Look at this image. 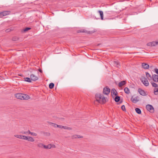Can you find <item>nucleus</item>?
Instances as JSON below:
<instances>
[{"mask_svg":"<svg viewBox=\"0 0 158 158\" xmlns=\"http://www.w3.org/2000/svg\"><path fill=\"white\" fill-rule=\"evenodd\" d=\"M95 98L97 102L100 103L104 104L106 102V100L103 95L101 94H97Z\"/></svg>","mask_w":158,"mask_h":158,"instance_id":"nucleus-1","label":"nucleus"},{"mask_svg":"<svg viewBox=\"0 0 158 158\" xmlns=\"http://www.w3.org/2000/svg\"><path fill=\"white\" fill-rule=\"evenodd\" d=\"M15 96L17 98L21 100H28L29 98L28 95L23 94H15Z\"/></svg>","mask_w":158,"mask_h":158,"instance_id":"nucleus-2","label":"nucleus"},{"mask_svg":"<svg viewBox=\"0 0 158 158\" xmlns=\"http://www.w3.org/2000/svg\"><path fill=\"white\" fill-rule=\"evenodd\" d=\"M140 80L143 83L144 85L146 86H148L149 85V82L147 79V78L143 77H142L140 78Z\"/></svg>","mask_w":158,"mask_h":158,"instance_id":"nucleus-3","label":"nucleus"},{"mask_svg":"<svg viewBox=\"0 0 158 158\" xmlns=\"http://www.w3.org/2000/svg\"><path fill=\"white\" fill-rule=\"evenodd\" d=\"M151 84L152 85V86L153 87H158L157 88H155L154 89V94L156 95H157L158 94V85L153 82H151Z\"/></svg>","mask_w":158,"mask_h":158,"instance_id":"nucleus-4","label":"nucleus"},{"mask_svg":"<svg viewBox=\"0 0 158 158\" xmlns=\"http://www.w3.org/2000/svg\"><path fill=\"white\" fill-rule=\"evenodd\" d=\"M110 89L107 86H106L104 88L103 91V93L104 94L108 95L110 94Z\"/></svg>","mask_w":158,"mask_h":158,"instance_id":"nucleus-5","label":"nucleus"},{"mask_svg":"<svg viewBox=\"0 0 158 158\" xmlns=\"http://www.w3.org/2000/svg\"><path fill=\"white\" fill-rule=\"evenodd\" d=\"M96 31L95 30H94L93 31H88L85 30L84 29H81L79 30H78L77 31V32L78 33L79 32H84L88 34H91L92 33H93L94 32H95Z\"/></svg>","mask_w":158,"mask_h":158,"instance_id":"nucleus-6","label":"nucleus"},{"mask_svg":"<svg viewBox=\"0 0 158 158\" xmlns=\"http://www.w3.org/2000/svg\"><path fill=\"white\" fill-rule=\"evenodd\" d=\"M146 108L151 113H153L154 112V109L153 106L150 105H147L146 106Z\"/></svg>","mask_w":158,"mask_h":158,"instance_id":"nucleus-7","label":"nucleus"},{"mask_svg":"<svg viewBox=\"0 0 158 158\" xmlns=\"http://www.w3.org/2000/svg\"><path fill=\"white\" fill-rule=\"evenodd\" d=\"M147 45L149 46H155L158 45V41H152L149 42L147 44Z\"/></svg>","mask_w":158,"mask_h":158,"instance_id":"nucleus-8","label":"nucleus"},{"mask_svg":"<svg viewBox=\"0 0 158 158\" xmlns=\"http://www.w3.org/2000/svg\"><path fill=\"white\" fill-rule=\"evenodd\" d=\"M10 13V11L8 10H5L1 12L2 18L3 16H6L9 15Z\"/></svg>","mask_w":158,"mask_h":158,"instance_id":"nucleus-9","label":"nucleus"},{"mask_svg":"<svg viewBox=\"0 0 158 158\" xmlns=\"http://www.w3.org/2000/svg\"><path fill=\"white\" fill-rule=\"evenodd\" d=\"M138 92L139 94L142 96H145L147 95L146 92L144 90L141 89H139Z\"/></svg>","mask_w":158,"mask_h":158,"instance_id":"nucleus-10","label":"nucleus"},{"mask_svg":"<svg viewBox=\"0 0 158 158\" xmlns=\"http://www.w3.org/2000/svg\"><path fill=\"white\" fill-rule=\"evenodd\" d=\"M153 80L155 82H158V75L156 74L152 75V78Z\"/></svg>","mask_w":158,"mask_h":158,"instance_id":"nucleus-11","label":"nucleus"},{"mask_svg":"<svg viewBox=\"0 0 158 158\" xmlns=\"http://www.w3.org/2000/svg\"><path fill=\"white\" fill-rule=\"evenodd\" d=\"M138 97L137 96L135 97V98H133V97L132 96L131 99V101L133 103H136L138 102L139 101V99H138Z\"/></svg>","mask_w":158,"mask_h":158,"instance_id":"nucleus-12","label":"nucleus"},{"mask_svg":"<svg viewBox=\"0 0 158 158\" xmlns=\"http://www.w3.org/2000/svg\"><path fill=\"white\" fill-rule=\"evenodd\" d=\"M15 137H17L18 138L23 139L26 140V139H27V136L25 135H15Z\"/></svg>","mask_w":158,"mask_h":158,"instance_id":"nucleus-13","label":"nucleus"},{"mask_svg":"<svg viewBox=\"0 0 158 158\" xmlns=\"http://www.w3.org/2000/svg\"><path fill=\"white\" fill-rule=\"evenodd\" d=\"M142 68L145 69H148L149 68V65L145 63H142Z\"/></svg>","mask_w":158,"mask_h":158,"instance_id":"nucleus-14","label":"nucleus"},{"mask_svg":"<svg viewBox=\"0 0 158 158\" xmlns=\"http://www.w3.org/2000/svg\"><path fill=\"white\" fill-rule=\"evenodd\" d=\"M30 77L32 81H35L37 80L38 79V77L33 74H31V75Z\"/></svg>","mask_w":158,"mask_h":158,"instance_id":"nucleus-15","label":"nucleus"},{"mask_svg":"<svg viewBox=\"0 0 158 158\" xmlns=\"http://www.w3.org/2000/svg\"><path fill=\"white\" fill-rule=\"evenodd\" d=\"M111 93L112 95H114L115 96H117L118 95V93L117 92L115 89H112L111 90Z\"/></svg>","mask_w":158,"mask_h":158,"instance_id":"nucleus-16","label":"nucleus"},{"mask_svg":"<svg viewBox=\"0 0 158 158\" xmlns=\"http://www.w3.org/2000/svg\"><path fill=\"white\" fill-rule=\"evenodd\" d=\"M126 83V81H122L120 82H119V83H118V86L119 87H122L124 85H125Z\"/></svg>","mask_w":158,"mask_h":158,"instance_id":"nucleus-17","label":"nucleus"},{"mask_svg":"<svg viewBox=\"0 0 158 158\" xmlns=\"http://www.w3.org/2000/svg\"><path fill=\"white\" fill-rule=\"evenodd\" d=\"M26 140L32 142H33L34 141L33 138L32 137L30 136L27 137V139H26Z\"/></svg>","mask_w":158,"mask_h":158,"instance_id":"nucleus-18","label":"nucleus"},{"mask_svg":"<svg viewBox=\"0 0 158 158\" xmlns=\"http://www.w3.org/2000/svg\"><path fill=\"white\" fill-rule=\"evenodd\" d=\"M120 97L117 95L115 98L114 100L116 102H118L120 101Z\"/></svg>","mask_w":158,"mask_h":158,"instance_id":"nucleus-19","label":"nucleus"},{"mask_svg":"<svg viewBox=\"0 0 158 158\" xmlns=\"http://www.w3.org/2000/svg\"><path fill=\"white\" fill-rule=\"evenodd\" d=\"M98 12L99 13L100 15L101 18L102 20L103 19V13L102 11L99 10Z\"/></svg>","mask_w":158,"mask_h":158,"instance_id":"nucleus-20","label":"nucleus"},{"mask_svg":"<svg viewBox=\"0 0 158 158\" xmlns=\"http://www.w3.org/2000/svg\"><path fill=\"white\" fill-rule=\"evenodd\" d=\"M124 91L126 94H128L130 93V90L127 87H125L124 88Z\"/></svg>","mask_w":158,"mask_h":158,"instance_id":"nucleus-21","label":"nucleus"},{"mask_svg":"<svg viewBox=\"0 0 158 158\" xmlns=\"http://www.w3.org/2000/svg\"><path fill=\"white\" fill-rule=\"evenodd\" d=\"M24 81H25L28 82H31V80L30 78L26 77L24 78Z\"/></svg>","mask_w":158,"mask_h":158,"instance_id":"nucleus-22","label":"nucleus"},{"mask_svg":"<svg viewBox=\"0 0 158 158\" xmlns=\"http://www.w3.org/2000/svg\"><path fill=\"white\" fill-rule=\"evenodd\" d=\"M136 112L139 114H140L141 113V111L140 109L136 108L135 109Z\"/></svg>","mask_w":158,"mask_h":158,"instance_id":"nucleus-23","label":"nucleus"},{"mask_svg":"<svg viewBox=\"0 0 158 158\" xmlns=\"http://www.w3.org/2000/svg\"><path fill=\"white\" fill-rule=\"evenodd\" d=\"M48 123L50 125H52V126L55 127H58V125L57 124H56L54 123L49 122H48Z\"/></svg>","mask_w":158,"mask_h":158,"instance_id":"nucleus-24","label":"nucleus"},{"mask_svg":"<svg viewBox=\"0 0 158 158\" xmlns=\"http://www.w3.org/2000/svg\"><path fill=\"white\" fill-rule=\"evenodd\" d=\"M54 86V84L53 83H51L49 84V88L50 89H52L53 88Z\"/></svg>","mask_w":158,"mask_h":158,"instance_id":"nucleus-25","label":"nucleus"},{"mask_svg":"<svg viewBox=\"0 0 158 158\" xmlns=\"http://www.w3.org/2000/svg\"><path fill=\"white\" fill-rule=\"evenodd\" d=\"M44 148L45 149H50L51 148V144L48 145H44Z\"/></svg>","mask_w":158,"mask_h":158,"instance_id":"nucleus-26","label":"nucleus"},{"mask_svg":"<svg viewBox=\"0 0 158 158\" xmlns=\"http://www.w3.org/2000/svg\"><path fill=\"white\" fill-rule=\"evenodd\" d=\"M146 75L147 77L148 78V77H149L150 78V79L151 80L152 79V77L149 74V73L148 72H146Z\"/></svg>","mask_w":158,"mask_h":158,"instance_id":"nucleus-27","label":"nucleus"},{"mask_svg":"<svg viewBox=\"0 0 158 158\" xmlns=\"http://www.w3.org/2000/svg\"><path fill=\"white\" fill-rule=\"evenodd\" d=\"M113 64L114 65L117 66L119 65V62L118 61H114L113 62Z\"/></svg>","mask_w":158,"mask_h":158,"instance_id":"nucleus-28","label":"nucleus"},{"mask_svg":"<svg viewBox=\"0 0 158 158\" xmlns=\"http://www.w3.org/2000/svg\"><path fill=\"white\" fill-rule=\"evenodd\" d=\"M19 40V38L17 36L13 37L12 38V40L14 41H17Z\"/></svg>","mask_w":158,"mask_h":158,"instance_id":"nucleus-29","label":"nucleus"},{"mask_svg":"<svg viewBox=\"0 0 158 158\" xmlns=\"http://www.w3.org/2000/svg\"><path fill=\"white\" fill-rule=\"evenodd\" d=\"M31 29V28H30V27H26L25 28H24V29L23 31L24 32H26L27 31H28L29 30Z\"/></svg>","mask_w":158,"mask_h":158,"instance_id":"nucleus-30","label":"nucleus"},{"mask_svg":"<svg viewBox=\"0 0 158 158\" xmlns=\"http://www.w3.org/2000/svg\"><path fill=\"white\" fill-rule=\"evenodd\" d=\"M44 145L42 143H40L38 144V146L39 147L42 148L44 147Z\"/></svg>","mask_w":158,"mask_h":158,"instance_id":"nucleus-31","label":"nucleus"},{"mask_svg":"<svg viewBox=\"0 0 158 158\" xmlns=\"http://www.w3.org/2000/svg\"><path fill=\"white\" fill-rule=\"evenodd\" d=\"M63 129H67L69 130H72V128L70 127H69L66 126H64Z\"/></svg>","mask_w":158,"mask_h":158,"instance_id":"nucleus-32","label":"nucleus"},{"mask_svg":"<svg viewBox=\"0 0 158 158\" xmlns=\"http://www.w3.org/2000/svg\"><path fill=\"white\" fill-rule=\"evenodd\" d=\"M12 30V29L11 28H10L8 29H6L5 30V31L6 32H9L10 31H11Z\"/></svg>","mask_w":158,"mask_h":158,"instance_id":"nucleus-33","label":"nucleus"},{"mask_svg":"<svg viewBox=\"0 0 158 158\" xmlns=\"http://www.w3.org/2000/svg\"><path fill=\"white\" fill-rule=\"evenodd\" d=\"M121 109L123 110V111H126V109L125 108V107L124 105H123L121 106Z\"/></svg>","mask_w":158,"mask_h":158,"instance_id":"nucleus-34","label":"nucleus"},{"mask_svg":"<svg viewBox=\"0 0 158 158\" xmlns=\"http://www.w3.org/2000/svg\"><path fill=\"white\" fill-rule=\"evenodd\" d=\"M77 135H73L72 136L71 138L72 139H76V138H77Z\"/></svg>","mask_w":158,"mask_h":158,"instance_id":"nucleus-35","label":"nucleus"},{"mask_svg":"<svg viewBox=\"0 0 158 158\" xmlns=\"http://www.w3.org/2000/svg\"><path fill=\"white\" fill-rule=\"evenodd\" d=\"M30 134L34 136H36L37 135V134L36 133H34V132H31V133Z\"/></svg>","mask_w":158,"mask_h":158,"instance_id":"nucleus-36","label":"nucleus"},{"mask_svg":"<svg viewBox=\"0 0 158 158\" xmlns=\"http://www.w3.org/2000/svg\"><path fill=\"white\" fill-rule=\"evenodd\" d=\"M154 72L158 75V69L157 68H155L154 69Z\"/></svg>","mask_w":158,"mask_h":158,"instance_id":"nucleus-37","label":"nucleus"},{"mask_svg":"<svg viewBox=\"0 0 158 158\" xmlns=\"http://www.w3.org/2000/svg\"><path fill=\"white\" fill-rule=\"evenodd\" d=\"M64 126H63L61 125H58V127H59L60 128H63Z\"/></svg>","mask_w":158,"mask_h":158,"instance_id":"nucleus-38","label":"nucleus"},{"mask_svg":"<svg viewBox=\"0 0 158 158\" xmlns=\"http://www.w3.org/2000/svg\"><path fill=\"white\" fill-rule=\"evenodd\" d=\"M22 133L23 134H27V133H28V132H27V131H24V132H22Z\"/></svg>","mask_w":158,"mask_h":158,"instance_id":"nucleus-39","label":"nucleus"},{"mask_svg":"<svg viewBox=\"0 0 158 158\" xmlns=\"http://www.w3.org/2000/svg\"><path fill=\"white\" fill-rule=\"evenodd\" d=\"M77 135V138H82L83 137L82 136H80V135Z\"/></svg>","mask_w":158,"mask_h":158,"instance_id":"nucleus-40","label":"nucleus"},{"mask_svg":"<svg viewBox=\"0 0 158 158\" xmlns=\"http://www.w3.org/2000/svg\"><path fill=\"white\" fill-rule=\"evenodd\" d=\"M38 71L39 72H40V73H42V69H38Z\"/></svg>","mask_w":158,"mask_h":158,"instance_id":"nucleus-41","label":"nucleus"},{"mask_svg":"<svg viewBox=\"0 0 158 158\" xmlns=\"http://www.w3.org/2000/svg\"><path fill=\"white\" fill-rule=\"evenodd\" d=\"M27 132H28V133L29 134H30L31 133V132L29 130H28V131H27Z\"/></svg>","mask_w":158,"mask_h":158,"instance_id":"nucleus-42","label":"nucleus"},{"mask_svg":"<svg viewBox=\"0 0 158 158\" xmlns=\"http://www.w3.org/2000/svg\"><path fill=\"white\" fill-rule=\"evenodd\" d=\"M0 18H2L1 12H0Z\"/></svg>","mask_w":158,"mask_h":158,"instance_id":"nucleus-43","label":"nucleus"},{"mask_svg":"<svg viewBox=\"0 0 158 158\" xmlns=\"http://www.w3.org/2000/svg\"><path fill=\"white\" fill-rule=\"evenodd\" d=\"M46 134H47L48 135H50V134L49 133L46 132Z\"/></svg>","mask_w":158,"mask_h":158,"instance_id":"nucleus-44","label":"nucleus"},{"mask_svg":"<svg viewBox=\"0 0 158 158\" xmlns=\"http://www.w3.org/2000/svg\"><path fill=\"white\" fill-rule=\"evenodd\" d=\"M122 102V101H121L119 103H121Z\"/></svg>","mask_w":158,"mask_h":158,"instance_id":"nucleus-45","label":"nucleus"}]
</instances>
